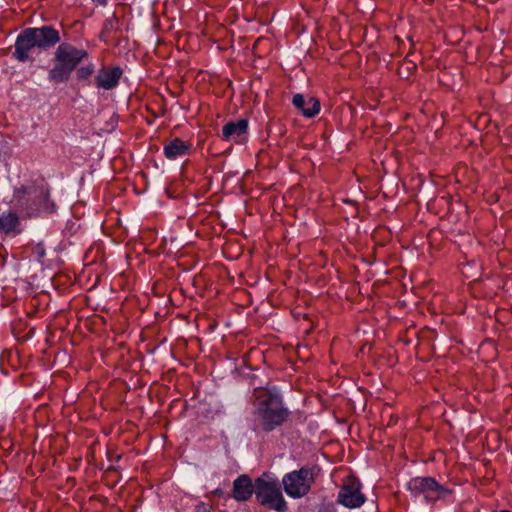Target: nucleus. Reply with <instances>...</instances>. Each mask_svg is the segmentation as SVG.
<instances>
[{
  "mask_svg": "<svg viewBox=\"0 0 512 512\" xmlns=\"http://www.w3.org/2000/svg\"><path fill=\"white\" fill-rule=\"evenodd\" d=\"M59 41L58 31L51 27L27 28L16 38L13 57L20 62L32 61L37 48L47 49Z\"/></svg>",
  "mask_w": 512,
  "mask_h": 512,
  "instance_id": "obj_1",
  "label": "nucleus"
},
{
  "mask_svg": "<svg viewBox=\"0 0 512 512\" xmlns=\"http://www.w3.org/2000/svg\"><path fill=\"white\" fill-rule=\"evenodd\" d=\"M256 397L258 406L255 411V421L259 427L271 431L285 421L288 410L283 406L278 392L263 389L257 392Z\"/></svg>",
  "mask_w": 512,
  "mask_h": 512,
  "instance_id": "obj_2",
  "label": "nucleus"
},
{
  "mask_svg": "<svg viewBox=\"0 0 512 512\" xmlns=\"http://www.w3.org/2000/svg\"><path fill=\"white\" fill-rule=\"evenodd\" d=\"M255 497L261 505L276 512H286L288 509L279 479L273 473H263L255 480Z\"/></svg>",
  "mask_w": 512,
  "mask_h": 512,
  "instance_id": "obj_3",
  "label": "nucleus"
},
{
  "mask_svg": "<svg viewBox=\"0 0 512 512\" xmlns=\"http://www.w3.org/2000/svg\"><path fill=\"white\" fill-rule=\"evenodd\" d=\"M313 483V470L308 467L286 473L282 478L285 493L293 499H299L307 495Z\"/></svg>",
  "mask_w": 512,
  "mask_h": 512,
  "instance_id": "obj_4",
  "label": "nucleus"
},
{
  "mask_svg": "<svg viewBox=\"0 0 512 512\" xmlns=\"http://www.w3.org/2000/svg\"><path fill=\"white\" fill-rule=\"evenodd\" d=\"M408 489L415 496L424 495L427 500H437L444 497L449 490L436 482L432 477H415L408 484Z\"/></svg>",
  "mask_w": 512,
  "mask_h": 512,
  "instance_id": "obj_5",
  "label": "nucleus"
},
{
  "mask_svg": "<svg viewBox=\"0 0 512 512\" xmlns=\"http://www.w3.org/2000/svg\"><path fill=\"white\" fill-rule=\"evenodd\" d=\"M365 500L361 492V483L356 479H349L338 493V502L347 508H358Z\"/></svg>",
  "mask_w": 512,
  "mask_h": 512,
  "instance_id": "obj_6",
  "label": "nucleus"
},
{
  "mask_svg": "<svg viewBox=\"0 0 512 512\" xmlns=\"http://www.w3.org/2000/svg\"><path fill=\"white\" fill-rule=\"evenodd\" d=\"M87 55V52L83 49H78L69 43H62L56 49L55 61L61 62L74 70Z\"/></svg>",
  "mask_w": 512,
  "mask_h": 512,
  "instance_id": "obj_7",
  "label": "nucleus"
},
{
  "mask_svg": "<svg viewBox=\"0 0 512 512\" xmlns=\"http://www.w3.org/2000/svg\"><path fill=\"white\" fill-rule=\"evenodd\" d=\"M223 138L237 144H243L248 138V121L240 119L227 123L222 130Z\"/></svg>",
  "mask_w": 512,
  "mask_h": 512,
  "instance_id": "obj_8",
  "label": "nucleus"
},
{
  "mask_svg": "<svg viewBox=\"0 0 512 512\" xmlns=\"http://www.w3.org/2000/svg\"><path fill=\"white\" fill-rule=\"evenodd\" d=\"M121 75L122 70L119 67L103 68L95 77L96 86L103 90H111L118 85Z\"/></svg>",
  "mask_w": 512,
  "mask_h": 512,
  "instance_id": "obj_9",
  "label": "nucleus"
},
{
  "mask_svg": "<svg viewBox=\"0 0 512 512\" xmlns=\"http://www.w3.org/2000/svg\"><path fill=\"white\" fill-rule=\"evenodd\" d=\"M255 494V483L247 475H240L233 482L232 496L236 501L244 502Z\"/></svg>",
  "mask_w": 512,
  "mask_h": 512,
  "instance_id": "obj_10",
  "label": "nucleus"
},
{
  "mask_svg": "<svg viewBox=\"0 0 512 512\" xmlns=\"http://www.w3.org/2000/svg\"><path fill=\"white\" fill-rule=\"evenodd\" d=\"M190 151V145L180 138H174L164 145L163 153L169 160H176L187 155Z\"/></svg>",
  "mask_w": 512,
  "mask_h": 512,
  "instance_id": "obj_11",
  "label": "nucleus"
},
{
  "mask_svg": "<svg viewBox=\"0 0 512 512\" xmlns=\"http://www.w3.org/2000/svg\"><path fill=\"white\" fill-rule=\"evenodd\" d=\"M293 105L300 109L304 116L313 117L320 111V103L316 99L310 97L305 99L302 94L293 96Z\"/></svg>",
  "mask_w": 512,
  "mask_h": 512,
  "instance_id": "obj_12",
  "label": "nucleus"
},
{
  "mask_svg": "<svg viewBox=\"0 0 512 512\" xmlns=\"http://www.w3.org/2000/svg\"><path fill=\"white\" fill-rule=\"evenodd\" d=\"M20 219L15 212L8 211L0 216V231L5 234L21 232Z\"/></svg>",
  "mask_w": 512,
  "mask_h": 512,
  "instance_id": "obj_13",
  "label": "nucleus"
},
{
  "mask_svg": "<svg viewBox=\"0 0 512 512\" xmlns=\"http://www.w3.org/2000/svg\"><path fill=\"white\" fill-rule=\"evenodd\" d=\"M27 196L28 200L32 201L31 209L33 211H38L40 209H47V200H48V193L44 190H28L24 192Z\"/></svg>",
  "mask_w": 512,
  "mask_h": 512,
  "instance_id": "obj_14",
  "label": "nucleus"
},
{
  "mask_svg": "<svg viewBox=\"0 0 512 512\" xmlns=\"http://www.w3.org/2000/svg\"><path fill=\"white\" fill-rule=\"evenodd\" d=\"M72 72L73 70L68 66L61 62H57V64L49 71V80L54 83L66 82Z\"/></svg>",
  "mask_w": 512,
  "mask_h": 512,
  "instance_id": "obj_15",
  "label": "nucleus"
},
{
  "mask_svg": "<svg viewBox=\"0 0 512 512\" xmlns=\"http://www.w3.org/2000/svg\"><path fill=\"white\" fill-rule=\"evenodd\" d=\"M94 72V65L89 64L86 66H82L77 70V77L79 79H88Z\"/></svg>",
  "mask_w": 512,
  "mask_h": 512,
  "instance_id": "obj_16",
  "label": "nucleus"
},
{
  "mask_svg": "<svg viewBox=\"0 0 512 512\" xmlns=\"http://www.w3.org/2000/svg\"><path fill=\"white\" fill-rule=\"evenodd\" d=\"M196 512H210L205 504L201 503L196 506Z\"/></svg>",
  "mask_w": 512,
  "mask_h": 512,
  "instance_id": "obj_17",
  "label": "nucleus"
},
{
  "mask_svg": "<svg viewBox=\"0 0 512 512\" xmlns=\"http://www.w3.org/2000/svg\"><path fill=\"white\" fill-rule=\"evenodd\" d=\"M91 1L96 3L97 5L105 6L107 4L108 0H91Z\"/></svg>",
  "mask_w": 512,
  "mask_h": 512,
  "instance_id": "obj_18",
  "label": "nucleus"
}]
</instances>
